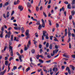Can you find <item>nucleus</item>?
Instances as JSON below:
<instances>
[{"label":"nucleus","instance_id":"nucleus-23","mask_svg":"<svg viewBox=\"0 0 75 75\" xmlns=\"http://www.w3.org/2000/svg\"><path fill=\"white\" fill-rule=\"evenodd\" d=\"M42 26H41V25H40L39 26V27L38 28V29L39 30H41V28H42Z\"/></svg>","mask_w":75,"mask_h":75},{"label":"nucleus","instance_id":"nucleus-45","mask_svg":"<svg viewBox=\"0 0 75 75\" xmlns=\"http://www.w3.org/2000/svg\"><path fill=\"white\" fill-rule=\"evenodd\" d=\"M31 64L33 66H35H35H36V65H35V64H34L32 62H31Z\"/></svg>","mask_w":75,"mask_h":75},{"label":"nucleus","instance_id":"nucleus-13","mask_svg":"<svg viewBox=\"0 0 75 75\" xmlns=\"http://www.w3.org/2000/svg\"><path fill=\"white\" fill-rule=\"evenodd\" d=\"M6 48H7V46H5L4 47V50H1V52L2 53H3V52H4V51H6Z\"/></svg>","mask_w":75,"mask_h":75},{"label":"nucleus","instance_id":"nucleus-49","mask_svg":"<svg viewBox=\"0 0 75 75\" xmlns=\"http://www.w3.org/2000/svg\"><path fill=\"white\" fill-rule=\"evenodd\" d=\"M58 51H59V50L58 49H56L55 50V53H57L58 52Z\"/></svg>","mask_w":75,"mask_h":75},{"label":"nucleus","instance_id":"nucleus-44","mask_svg":"<svg viewBox=\"0 0 75 75\" xmlns=\"http://www.w3.org/2000/svg\"><path fill=\"white\" fill-rule=\"evenodd\" d=\"M72 18V15H70L69 17V20H71Z\"/></svg>","mask_w":75,"mask_h":75},{"label":"nucleus","instance_id":"nucleus-12","mask_svg":"<svg viewBox=\"0 0 75 75\" xmlns=\"http://www.w3.org/2000/svg\"><path fill=\"white\" fill-rule=\"evenodd\" d=\"M14 41H16L18 42V41H19V38H16V37H15L14 38Z\"/></svg>","mask_w":75,"mask_h":75},{"label":"nucleus","instance_id":"nucleus-16","mask_svg":"<svg viewBox=\"0 0 75 75\" xmlns=\"http://www.w3.org/2000/svg\"><path fill=\"white\" fill-rule=\"evenodd\" d=\"M21 30L22 31V33H24V32H25V30H24V27H22L21 28Z\"/></svg>","mask_w":75,"mask_h":75},{"label":"nucleus","instance_id":"nucleus-3","mask_svg":"<svg viewBox=\"0 0 75 75\" xmlns=\"http://www.w3.org/2000/svg\"><path fill=\"white\" fill-rule=\"evenodd\" d=\"M16 54L17 55H18V58L19 60H20V62H22L23 61V60L21 59L22 58V57H21V55H20V54L18 53V52H16Z\"/></svg>","mask_w":75,"mask_h":75},{"label":"nucleus","instance_id":"nucleus-19","mask_svg":"<svg viewBox=\"0 0 75 75\" xmlns=\"http://www.w3.org/2000/svg\"><path fill=\"white\" fill-rule=\"evenodd\" d=\"M63 57H66V58H69V56L68 55H66V53H65L64 54H63Z\"/></svg>","mask_w":75,"mask_h":75},{"label":"nucleus","instance_id":"nucleus-27","mask_svg":"<svg viewBox=\"0 0 75 75\" xmlns=\"http://www.w3.org/2000/svg\"><path fill=\"white\" fill-rule=\"evenodd\" d=\"M31 19L33 20V21H37V20L36 19H34V18L33 17L31 18Z\"/></svg>","mask_w":75,"mask_h":75},{"label":"nucleus","instance_id":"nucleus-51","mask_svg":"<svg viewBox=\"0 0 75 75\" xmlns=\"http://www.w3.org/2000/svg\"><path fill=\"white\" fill-rule=\"evenodd\" d=\"M72 57L73 58L75 59V54L72 55Z\"/></svg>","mask_w":75,"mask_h":75},{"label":"nucleus","instance_id":"nucleus-60","mask_svg":"<svg viewBox=\"0 0 75 75\" xmlns=\"http://www.w3.org/2000/svg\"><path fill=\"white\" fill-rule=\"evenodd\" d=\"M14 11H13L12 12V13H11V16H13V14H14Z\"/></svg>","mask_w":75,"mask_h":75},{"label":"nucleus","instance_id":"nucleus-64","mask_svg":"<svg viewBox=\"0 0 75 75\" xmlns=\"http://www.w3.org/2000/svg\"><path fill=\"white\" fill-rule=\"evenodd\" d=\"M4 27H2V28H1V31H4Z\"/></svg>","mask_w":75,"mask_h":75},{"label":"nucleus","instance_id":"nucleus-53","mask_svg":"<svg viewBox=\"0 0 75 75\" xmlns=\"http://www.w3.org/2000/svg\"><path fill=\"white\" fill-rule=\"evenodd\" d=\"M56 28H58V27H59V24L58 23H57L56 24Z\"/></svg>","mask_w":75,"mask_h":75},{"label":"nucleus","instance_id":"nucleus-22","mask_svg":"<svg viewBox=\"0 0 75 75\" xmlns=\"http://www.w3.org/2000/svg\"><path fill=\"white\" fill-rule=\"evenodd\" d=\"M35 50L34 49H32L31 50V52L32 54H34L35 53Z\"/></svg>","mask_w":75,"mask_h":75},{"label":"nucleus","instance_id":"nucleus-7","mask_svg":"<svg viewBox=\"0 0 75 75\" xmlns=\"http://www.w3.org/2000/svg\"><path fill=\"white\" fill-rule=\"evenodd\" d=\"M19 27H14L13 28L15 30H21V26H20V25H19Z\"/></svg>","mask_w":75,"mask_h":75},{"label":"nucleus","instance_id":"nucleus-24","mask_svg":"<svg viewBox=\"0 0 75 75\" xmlns=\"http://www.w3.org/2000/svg\"><path fill=\"white\" fill-rule=\"evenodd\" d=\"M13 35H11V41H13Z\"/></svg>","mask_w":75,"mask_h":75},{"label":"nucleus","instance_id":"nucleus-61","mask_svg":"<svg viewBox=\"0 0 75 75\" xmlns=\"http://www.w3.org/2000/svg\"><path fill=\"white\" fill-rule=\"evenodd\" d=\"M35 37H38V34H37V33H35Z\"/></svg>","mask_w":75,"mask_h":75},{"label":"nucleus","instance_id":"nucleus-58","mask_svg":"<svg viewBox=\"0 0 75 75\" xmlns=\"http://www.w3.org/2000/svg\"><path fill=\"white\" fill-rule=\"evenodd\" d=\"M55 48H56V49H58V46L57 45H55Z\"/></svg>","mask_w":75,"mask_h":75},{"label":"nucleus","instance_id":"nucleus-40","mask_svg":"<svg viewBox=\"0 0 75 75\" xmlns=\"http://www.w3.org/2000/svg\"><path fill=\"white\" fill-rule=\"evenodd\" d=\"M17 68V67L16 66H14L13 68V70H15V69H16Z\"/></svg>","mask_w":75,"mask_h":75},{"label":"nucleus","instance_id":"nucleus-15","mask_svg":"<svg viewBox=\"0 0 75 75\" xmlns=\"http://www.w3.org/2000/svg\"><path fill=\"white\" fill-rule=\"evenodd\" d=\"M8 64H9V62H8V61L7 60L5 61V65L8 66Z\"/></svg>","mask_w":75,"mask_h":75},{"label":"nucleus","instance_id":"nucleus-6","mask_svg":"<svg viewBox=\"0 0 75 75\" xmlns=\"http://www.w3.org/2000/svg\"><path fill=\"white\" fill-rule=\"evenodd\" d=\"M42 27L43 28H44V27H45V23L44 22V20L43 19H42Z\"/></svg>","mask_w":75,"mask_h":75},{"label":"nucleus","instance_id":"nucleus-54","mask_svg":"<svg viewBox=\"0 0 75 75\" xmlns=\"http://www.w3.org/2000/svg\"><path fill=\"white\" fill-rule=\"evenodd\" d=\"M54 40L55 41H58V40L57 39V38L54 39Z\"/></svg>","mask_w":75,"mask_h":75},{"label":"nucleus","instance_id":"nucleus-42","mask_svg":"<svg viewBox=\"0 0 75 75\" xmlns=\"http://www.w3.org/2000/svg\"><path fill=\"white\" fill-rule=\"evenodd\" d=\"M14 59L13 57H10L9 59V61H11V60H12V59Z\"/></svg>","mask_w":75,"mask_h":75},{"label":"nucleus","instance_id":"nucleus-34","mask_svg":"<svg viewBox=\"0 0 75 75\" xmlns=\"http://www.w3.org/2000/svg\"><path fill=\"white\" fill-rule=\"evenodd\" d=\"M40 57V55H39V54H38L36 56L37 59H38Z\"/></svg>","mask_w":75,"mask_h":75},{"label":"nucleus","instance_id":"nucleus-30","mask_svg":"<svg viewBox=\"0 0 75 75\" xmlns=\"http://www.w3.org/2000/svg\"><path fill=\"white\" fill-rule=\"evenodd\" d=\"M36 11H39V8L38 6L36 7Z\"/></svg>","mask_w":75,"mask_h":75},{"label":"nucleus","instance_id":"nucleus-18","mask_svg":"<svg viewBox=\"0 0 75 75\" xmlns=\"http://www.w3.org/2000/svg\"><path fill=\"white\" fill-rule=\"evenodd\" d=\"M53 71H56L57 72V71H58V68L57 67H54L53 69Z\"/></svg>","mask_w":75,"mask_h":75},{"label":"nucleus","instance_id":"nucleus-35","mask_svg":"<svg viewBox=\"0 0 75 75\" xmlns=\"http://www.w3.org/2000/svg\"><path fill=\"white\" fill-rule=\"evenodd\" d=\"M36 24H37V25H40V21H37L36 22Z\"/></svg>","mask_w":75,"mask_h":75},{"label":"nucleus","instance_id":"nucleus-55","mask_svg":"<svg viewBox=\"0 0 75 75\" xmlns=\"http://www.w3.org/2000/svg\"><path fill=\"white\" fill-rule=\"evenodd\" d=\"M14 5H17V4H18V3H17V2L15 1L14 2Z\"/></svg>","mask_w":75,"mask_h":75},{"label":"nucleus","instance_id":"nucleus-43","mask_svg":"<svg viewBox=\"0 0 75 75\" xmlns=\"http://www.w3.org/2000/svg\"><path fill=\"white\" fill-rule=\"evenodd\" d=\"M43 15L45 17H47V15H46L45 13L43 12Z\"/></svg>","mask_w":75,"mask_h":75},{"label":"nucleus","instance_id":"nucleus-46","mask_svg":"<svg viewBox=\"0 0 75 75\" xmlns=\"http://www.w3.org/2000/svg\"><path fill=\"white\" fill-rule=\"evenodd\" d=\"M45 37H46L45 38L47 39V40H48V39H49V37L48 36V35H46V36Z\"/></svg>","mask_w":75,"mask_h":75},{"label":"nucleus","instance_id":"nucleus-63","mask_svg":"<svg viewBox=\"0 0 75 75\" xmlns=\"http://www.w3.org/2000/svg\"><path fill=\"white\" fill-rule=\"evenodd\" d=\"M65 68V67H64V66H62V69H64V68Z\"/></svg>","mask_w":75,"mask_h":75},{"label":"nucleus","instance_id":"nucleus-9","mask_svg":"<svg viewBox=\"0 0 75 75\" xmlns=\"http://www.w3.org/2000/svg\"><path fill=\"white\" fill-rule=\"evenodd\" d=\"M9 49V52H10V51H11L10 53L12 57H13V49Z\"/></svg>","mask_w":75,"mask_h":75},{"label":"nucleus","instance_id":"nucleus-32","mask_svg":"<svg viewBox=\"0 0 75 75\" xmlns=\"http://www.w3.org/2000/svg\"><path fill=\"white\" fill-rule=\"evenodd\" d=\"M75 3V0H73L72 2L71 3V4H72V5H74Z\"/></svg>","mask_w":75,"mask_h":75},{"label":"nucleus","instance_id":"nucleus-11","mask_svg":"<svg viewBox=\"0 0 75 75\" xmlns=\"http://www.w3.org/2000/svg\"><path fill=\"white\" fill-rule=\"evenodd\" d=\"M31 5L30 4V3L29 2H28L27 4V7H28L29 8H31Z\"/></svg>","mask_w":75,"mask_h":75},{"label":"nucleus","instance_id":"nucleus-2","mask_svg":"<svg viewBox=\"0 0 75 75\" xmlns=\"http://www.w3.org/2000/svg\"><path fill=\"white\" fill-rule=\"evenodd\" d=\"M47 35H48L47 33V31H43V35L42 36V40H44V37L46 36Z\"/></svg>","mask_w":75,"mask_h":75},{"label":"nucleus","instance_id":"nucleus-25","mask_svg":"<svg viewBox=\"0 0 75 75\" xmlns=\"http://www.w3.org/2000/svg\"><path fill=\"white\" fill-rule=\"evenodd\" d=\"M10 16V13H9V12H8L7 14H6V17L7 18H8V17H9V16Z\"/></svg>","mask_w":75,"mask_h":75},{"label":"nucleus","instance_id":"nucleus-4","mask_svg":"<svg viewBox=\"0 0 75 75\" xmlns=\"http://www.w3.org/2000/svg\"><path fill=\"white\" fill-rule=\"evenodd\" d=\"M10 35H11V32L9 31L8 33V35H6L5 38H7L8 37L9 38H10Z\"/></svg>","mask_w":75,"mask_h":75},{"label":"nucleus","instance_id":"nucleus-28","mask_svg":"<svg viewBox=\"0 0 75 75\" xmlns=\"http://www.w3.org/2000/svg\"><path fill=\"white\" fill-rule=\"evenodd\" d=\"M62 10L63 11H64V8L62 7V8L60 9V11L61 12V11Z\"/></svg>","mask_w":75,"mask_h":75},{"label":"nucleus","instance_id":"nucleus-17","mask_svg":"<svg viewBox=\"0 0 75 75\" xmlns=\"http://www.w3.org/2000/svg\"><path fill=\"white\" fill-rule=\"evenodd\" d=\"M30 45H31V41L30 40H29L28 42V44L27 45V46L28 48H29Z\"/></svg>","mask_w":75,"mask_h":75},{"label":"nucleus","instance_id":"nucleus-5","mask_svg":"<svg viewBox=\"0 0 75 75\" xmlns=\"http://www.w3.org/2000/svg\"><path fill=\"white\" fill-rule=\"evenodd\" d=\"M11 44H12V42H11V40H9V49H13V47L11 46Z\"/></svg>","mask_w":75,"mask_h":75},{"label":"nucleus","instance_id":"nucleus-20","mask_svg":"<svg viewBox=\"0 0 75 75\" xmlns=\"http://www.w3.org/2000/svg\"><path fill=\"white\" fill-rule=\"evenodd\" d=\"M49 48L50 50H52V44H50L49 45Z\"/></svg>","mask_w":75,"mask_h":75},{"label":"nucleus","instance_id":"nucleus-1","mask_svg":"<svg viewBox=\"0 0 75 75\" xmlns=\"http://www.w3.org/2000/svg\"><path fill=\"white\" fill-rule=\"evenodd\" d=\"M25 34L26 36V39L28 40L29 38H30V34H29V30H26L25 32Z\"/></svg>","mask_w":75,"mask_h":75},{"label":"nucleus","instance_id":"nucleus-37","mask_svg":"<svg viewBox=\"0 0 75 75\" xmlns=\"http://www.w3.org/2000/svg\"><path fill=\"white\" fill-rule=\"evenodd\" d=\"M49 46V43L48 42L46 44V47L47 48H48V46Z\"/></svg>","mask_w":75,"mask_h":75},{"label":"nucleus","instance_id":"nucleus-56","mask_svg":"<svg viewBox=\"0 0 75 75\" xmlns=\"http://www.w3.org/2000/svg\"><path fill=\"white\" fill-rule=\"evenodd\" d=\"M14 19V17H11V20H13Z\"/></svg>","mask_w":75,"mask_h":75},{"label":"nucleus","instance_id":"nucleus-62","mask_svg":"<svg viewBox=\"0 0 75 75\" xmlns=\"http://www.w3.org/2000/svg\"><path fill=\"white\" fill-rule=\"evenodd\" d=\"M47 57L48 58H51V55H47Z\"/></svg>","mask_w":75,"mask_h":75},{"label":"nucleus","instance_id":"nucleus-10","mask_svg":"<svg viewBox=\"0 0 75 75\" xmlns=\"http://www.w3.org/2000/svg\"><path fill=\"white\" fill-rule=\"evenodd\" d=\"M70 68H71V69L73 71H74V70H75V67L72 65H70Z\"/></svg>","mask_w":75,"mask_h":75},{"label":"nucleus","instance_id":"nucleus-31","mask_svg":"<svg viewBox=\"0 0 75 75\" xmlns=\"http://www.w3.org/2000/svg\"><path fill=\"white\" fill-rule=\"evenodd\" d=\"M68 37L70 38V37H71V33H70V32L68 33Z\"/></svg>","mask_w":75,"mask_h":75},{"label":"nucleus","instance_id":"nucleus-38","mask_svg":"<svg viewBox=\"0 0 75 75\" xmlns=\"http://www.w3.org/2000/svg\"><path fill=\"white\" fill-rule=\"evenodd\" d=\"M9 4V3H8V2H6L5 4V6H7V5H8V4Z\"/></svg>","mask_w":75,"mask_h":75},{"label":"nucleus","instance_id":"nucleus-59","mask_svg":"<svg viewBox=\"0 0 75 75\" xmlns=\"http://www.w3.org/2000/svg\"><path fill=\"white\" fill-rule=\"evenodd\" d=\"M69 39L68 40V42H70V41H71V38H69Z\"/></svg>","mask_w":75,"mask_h":75},{"label":"nucleus","instance_id":"nucleus-26","mask_svg":"<svg viewBox=\"0 0 75 75\" xmlns=\"http://www.w3.org/2000/svg\"><path fill=\"white\" fill-rule=\"evenodd\" d=\"M39 61L40 62V63H43L44 61L42 60L41 59H39Z\"/></svg>","mask_w":75,"mask_h":75},{"label":"nucleus","instance_id":"nucleus-50","mask_svg":"<svg viewBox=\"0 0 75 75\" xmlns=\"http://www.w3.org/2000/svg\"><path fill=\"white\" fill-rule=\"evenodd\" d=\"M3 34L1 33L0 35V37L1 38H3Z\"/></svg>","mask_w":75,"mask_h":75},{"label":"nucleus","instance_id":"nucleus-33","mask_svg":"<svg viewBox=\"0 0 75 75\" xmlns=\"http://www.w3.org/2000/svg\"><path fill=\"white\" fill-rule=\"evenodd\" d=\"M30 67L28 68L26 70V72H28V71H29V70H30Z\"/></svg>","mask_w":75,"mask_h":75},{"label":"nucleus","instance_id":"nucleus-36","mask_svg":"<svg viewBox=\"0 0 75 75\" xmlns=\"http://www.w3.org/2000/svg\"><path fill=\"white\" fill-rule=\"evenodd\" d=\"M66 71L68 70L69 71L70 70V69H69V67H67L66 69Z\"/></svg>","mask_w":75,"mask_h":75},{"label":"nucleus","instance_id":"nucleus-57","mask_svg":"<svg viewBox=\"0 0 75 75\" xmlns=\"http://www.w3.org/2000/svg\"><path fill=\"white\" fill-rule=\"evenodd\" d=\"M53 37V36H50V39L51 40H52V38Z\"/></svg>","mask_w":75,"mask_h":75},{"label":"nucleus","instance_id":"nucleus-8","mask_svg":"<svg viewBox=\"0 0 75 75\" xmlns=\"http://www.w3.org/2000/svg\"><path fill=\"white\" fill-rule=\"evenodd\" d=\"M18 8L20 9V11H23V7H22V5H19L18 6Z\"/></svg>","mask_w":75,"mask_h":75},{"label":"nucleus","instance_id":"nucleus-48","mask_svg":"<svg viewBox=\"0 0 75 75\" xmlns=\"http://www.w3.org/2000/svg\"><path fill=\"white\" fill-rule=\"evenodd\" d=\"M8 59V57H5V61H6V60H7Z\"/></svg>","mask_w":75,"mask_h":75},{"label":"nucleus","instance_id":"nucleus-21","mask_svg":"<svg viewBox=\"0 0 75 75\" xmlns=\"http://www.w3.org/2000/svg\"><path fill=\"white\" fill-rule=\"evenodd\" d=\"M67 8L71 9V4H69L67 5Z\"/></svg>","mask_w":75,"mask_h":75},{"label":"nucleus","instance_id":"nucleus-52","mask_svg":"<svg viewBox=\"0 0 75 75\" xmlns=\"http://www.w3.org/2000/svg\"><path fill=\"white\" fill-rule=\"evenodd\" d=\"M3 17L5 18H6V14L4 13L3 14Z\"/></svg>","mask_w":75,"mask_h":75},{"label":"nucleus","instance_id":"nucleus-29","mask_svg":"<svg viewBox=\"0 0 75 75\" xmlns=\"http://www.w3.org/2000/svg\"><path fill=\"white\" fill-rule=\"evenodd\" d=\"M75 11H72L71 12V15H72V16H74V15L75 14Z\"/></svg>","mask_w":75,"mask_h":75},{"label":"nucleus","instance_id":"nucleus-41","mask_svg":"<svg viewBox=\"0 0 75 75\" xmlns=\"http://www.w3.org/2000/svg\"><path fill=\"white\" fill-rule=\"evenodd\" d=\"M64 3L66 4H69V3H68V2L67 1H65Z\"/></svg>","mask_w":75,"mask_h":75},{"label":"nucleus","instance_id":"nucleus-14","mask_svg":"<svg viewBox=\"0 0 75 75\" xmlns=\"http://www.w3.org/2000/svg\"><path fill=\"white\" fill-rule=\"evenodd\" d=\"M6 72V69H5L3 72H1L0 73V74L2 75H3L5 74V72Z\"/></svg>","mask_w":75,"mask_h":75},{"label":"nucleus","instance_id":"nucleus-39","mask_svg":"<svg viewBox=\"0 0 75 75\" xmlns=\"http://www.w3.org/2000/svg\"><path fill=\"white\" fill-rule=\"evenodd\" d=\"M48 21L49 25H51V21L50 20H48Z\"/></svg>","mask_w":75,"mask_h":75},{"label":"nucleus","instance_id":"nucleus-47","mask_svg":"<svg viewBox=\"0 0 75 75\" xmlns=\"http://www.w3.org/2000/svg\"><path fill=\"white\" fill-rule=\"evenodd\" d=\"M68 72L69 75H71V70H70L68 71Z\"/></svg>","mask_w":75,"mask_h":75}]
</instances>
